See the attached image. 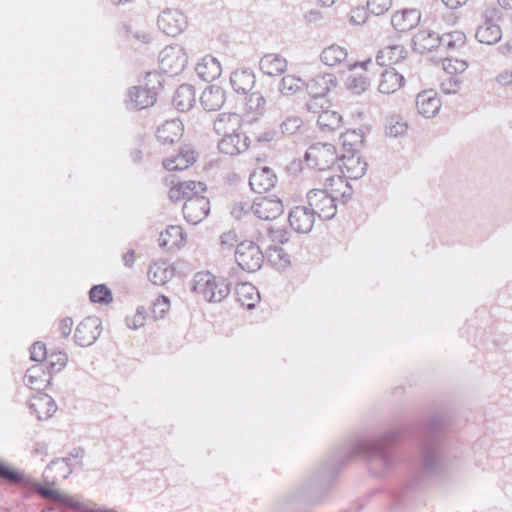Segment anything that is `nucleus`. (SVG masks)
<instances>
[{"instance_id": "nucleus-1", "label": "nucleus", "mask_w": 512, "mask_h": 512, "mask_svg": "<svg viewBox=\"0 0 512 512\" xmlns=\"http://www.w3.org/2000/svg\"><path fill=\"white\" fill-rule=\"evenodd\" d=\"M400 430H389L378 437L357 440L351 447L341 450L328 460L317 472L313 489L327 487L338 468L355 456H362L367 461L369 470L376 476H383L398 462L396 442Z\"/></svg>"}, {"instance_id": "nucleus-2", "label": "nucleus", "mask_w": 512, "mask_h": 512, "mask_svg": "<svg viewBox=\"0 0 512 512\" xmlns=\"http://www.w3.org/2000/svg\"><path fill=\"white\" fill-rule=\"evenodd\" d=\"M0 479L10 485H21L35 490L42 498L52 500L54 503L69 508L73 511L82 510L80 497L73 496L58 490L46 488L34 481L30 476L18 472L0 462Z\"/></svg>"}, {"instance_id": "nucleus-3", "label": "nucleus", "mask_w": 512, "mask_h": 512, "mask_svg": "<svg viewBox=\"0 0 512 512\" xmlns=\"http://www.w3.org/2000/svg\"><path fill=\"white\" fill-rule=\"evenodd\" d=\"M440 420L432 421L426 427V438L421 444V470L428 477L438 476L445 467L444 448L436 433Z\"/></svg>"}, {"instance_id": "nucleus-4", "label": "nucleus", "mask_w": 512, "mask_h": 512, "mask_svg": "<svg viewBox=\"0 0 512 512\" xmlns=\"http://www.w3.org/2000/svg\"><path fill=\"white\" fill-rule=\"evenodd\" d=\"M192 291L210 303H220L230 294V283L212 273L198 272L192 279Z\"/></svg>"}, {"instance_id": "nucleus-5", "label": "nucleus", "mask_w": 512, "mask_h": 512, "mask_svg": "<svg viewBox=\"0 0 512 512\" xmlns=\"http://www.w3.org/2000/svg\"><path fill=\"white\" fill-rule=\"evenodd\" d=\"M145 85V88L135 86L129 90V99L126 100L128 109L141 110L154 105L157 100L158 90L162 86L160 75L151 72L147 73Z\"/></svg>"}, {"instance_id": "nucleus-6", "label": "nucleus", "mask_w": 512, "mask_h": 512, "mask_svg": "<svg viewBox=\"0 0 512 512\" xmlns=\"http://www.w3.org/2000/svg\"><path fill=\"white\" fill-rule=\"evenodd\" d=\"M339 159L336 147L331 143H314L306 150L304 161L311 169L325 172Z\"/></svg>"}, {"instance_id": "nucleus-7", "label": "nucleus", "mask_w": 512, "mask_h": 512, "mask_svg": "<svg viewBox=\"0 0 512 512\" xmlns=\"http://www.w3.org/2000/svg\"><path fill=\"white\" fill-rule=\"evenodd\" d=\"M307 203L320 219L330 220L337 213L335 196L332 195L329 188L310 190L307 193Z\"/></svg>"}, {"instance_id": "nucleus-8", "label": "nucleus", "mask_w": 512, "mask_h": 512, "mask_svg": "<svg viewBox=\"0 0 512 512\" xmlns=\"http://www.w3.org/2000/svg\"><path fill=\"white\" fill-rule=\"evenodd\" d=\"M188 55L185 49L178 45L166 46L159 54V67L169 76L179 75L187 66Z\"/></svg>"}, {"instance_id": "nucleus-9", "label": "nucleus", "mask_w": 512, "mask_h": 512, "mask_svg": "<svg viewBox=\"0 0 512 512\" xmlns=\"http://www.w3.org/2000/svg\"><path fill=\"white\" fill-rule=\"evenodd\" d=\"M235 260L242 270L255 272L261 268L264 254L256 243L243 241L237 245Z\"/></svg>"}, {"instance_id": "nucleus-10", "label": "nucleus", "mask_w": 512, "mask_h": 512, "mask_svg": "<svg viewBox=\"0 0 512 512\" xmlns=\"http://www.w3.org/2000/svg\"><path fill=\"white\" fill-rule=\"evenodd\" d=\"M157 24L163 33L175 37L187 28L188 20L179 9L166 8L159 14Z\"/></svg>"}, {"instance_id": "nucleus-11", "label": "nucleus", "mask_w": 512, "mask_h": 512, "mask_svg": "<svg viewBox=\"0 0 512 512\" xmlns=\"http://www.w3.org/2000/svg\"><path fill=\"white\" fill-rule=\"evenodd\" d=\"M251 213L261 220H274L284 211L282 201L279 198L257 197L252 205H247Z\"/></svg>"}, {"instance_id": "nucleus-12", "label": "nucleus", "mask_w": 512, "mask_h": 512, "mask_svg": "<svg viewBox=\"0 0 512 512\" xmlns=\"http://www.w3.org/2000/svg\"><path fill=\"white\" fill-rule=\"evenodd\" d=\"M182 211L189 224L197 225L208 216L210 201L206 196L190 197L184 202Z\"/></svg>"}, {"instance_id": "nucleus-13", "label": "nucleus", "mask_w": 512, "mask_h": 512, "mask_svg": "<svg viewBox=\"0 0 512 512\" xmlns=\"http://www.w3.org/2000/svg\"><path fill=\"white\" fill-rule=\"evenodd\" d=\"M101 334V320L97 316L83 319L75 330V341L79 346L92 345Z\"/></svg>"}, {"instance_id": "nucleus-14", "label": "nucleus", "mask_w": 512, "mask_h": 512, "mask_svg": "<svg viewBox=\"0 0 512 512\" xmlns=\"http://www.w3.org/2000/svg\"><path fill=\"white\" fill-rule=\"evenodd\" d=\"M338 162L344 178L359 179L367 171V162L358 152L343 153L339 156Z\"/></svg>"}, {"instance_id": "nucleus-15", "label": "nucleus", "mask_w": 512, "mask_h": 512, "mask_svg": "<svg viewBox=\"0 0 512 512\" xmlns=\"http://www.w3.org/2000/svg\"><path fill=\"white\" fill-rule=\"evenodd\" d=\"M250 146V138L240 130L222 137L217 144L220 153L236 156L244 153Z\"/></svg>"}, {"instance_id": "nucleus-16", "label": "nucleus", "mask_w": 512, "mask_h": 512, "mask_svg": "<svg viewBox=\"0 0 512 512\" xmlns=\"http://www.w3.org/2000/svg\"><path fill=\"white\" fill-rule=\"evenodd\" d=\"M316 215L308 206H296L289 212V223L293 230L298 233H309L315 223Z\"/></svg>"}, {"instance_id": "nucleus-17", "label": "nucleus", "mask_w": 512, "mask_h": 512, "mask_svg": "<svg viewBox=\"0 0 512 512\" xmlns=\"http://www.w3.org/2000/svg\"><path fill=\"white\" fill-rule=\"evenodd\" d=\"M29 409L38 420H46L54 415L57 410L55 400L45 393H38L29 401Z\"/></svg>"}, {"instance_id": "nucleus-18", "label": "nucleus", "mask_w": 512, "mask_h": 512, "mask_svg": "<svg viewBox=\"0 0 512 512\" xmlns=\"http://www.w3.org/2000/svg\"><path fill=\"white\" fill-rule=\"evenodd\" d=\"M276 175L272 169L262 167L254 170L249 177V185L255 193L262 194L275 186Z\"/></svg>"}, {"instance_id": "nucleus-19", "label": "nucleus", "mask_w": 512, "mask_h": 512, "mask_svg": "<svg viewBox=\"0 0 512 512\" xmlns=\"http://www.w3.org/2000/svg\"><path fill=\"white\" fill-rule=\"evenodd\" d=\"M242 127V117L237 113H220L213 122L214 132L224 137L239 131Z\"/></svg>"}, {"instance_id": "nucleus-20", "label": "nucleus", "mask_w": 512, "mask_h": 512, "mask_svg": "<svg viewBox=\"0 0 512 512\" xmlns=\"http://www.w3.org/2000/svg\"><path fill=\"white\" fill-rule=\"evenodd\" d=\"M416 107L423 117L432 118L439 112L441 101L435 91L425 90L417 95Z\"/></svg>"}, {"instance_id": "nucleus-21", "label": "nucleus", "mask_w": 512, "mask_h": 512, "mask_svg": "<svg viewBox=\"0 0 512 512\" xmlns=\"http://www.w3.org/2000/svg\"><path fill=\"white\" fill-rule=\"evenodd\" d=\"M206 190L202 182L183 181L175 183L169 190V198L172 201L185 200L190 197L201 196L200 193Z\"/></svg>"}, {"instance_id": "nucleus-22", "label": "nucleus", "mask_w": 512, "mask_h": 512, "mask_svg": "<svg viewBox=\"0 0 512 512\" xmlns=\"http://www.w3.org/2000/svg\"><path fill=\"white\" fill-rule=\"evenodd\" d=\"M336 85V77L333 74L326 73L311 78L306 84V89L311 97H325Z\"/></svg>"}, {"instance_id": "nucleus-23", "label": "nucleus", "mask_w": 512, "mask_h": 512, "mask_svg": "<svg viewBox=\"0 0 512 512\" xmlns=\"http://www.w3.org/2000/svg\"><path fill=\"white\" fill-rule=\"evenodd\" d=\"M421 13L417 9H404L392 15L391 24L398 32H407L418 25Z\"/></svg>"}, {"instance_id": "nucleus-24", "label": "nucleus", "mask_w": 512, "mask_h": 512, "mask_svg": "<svg viewBox=\"0 0 512 512\" xmlns=\"http://www.w3.org/2000/svg\"><path fill=\"white\" fill-rule=\"evenodd\" d=\"M259 69L268 76H279L287 70V60L280 54L268 53L261 57Z\"/></svg>"}, {"instance_id": "nucleus-25", "label": "nucleus", "mask_w": 512, "mask_h": 512, "mask_svg": "<svg viewBox=\"0 0 512 512\" xmlns=\"http://www.w3.org/2000/svg\"><path fill=\"white\" fill-rule=\"evenodd\" d=\"M183 131L182 122L177 119H173L166 121L158 127L156 137L157 140L164 145L173 144L179 141L183 135Z\"/></svg>"}, {"instance_id": "nucleus-26", "label": "nucleus", "mask_w": 512, "mask_h": 512, "mask_svg": "<svg viewBox=\"0 0 512 512\" xmlns=\"http://www.w3.org/2000/svg\"><path fill=\"white\" fill-rule=\"evenodd\" d=\"M412 43L415 51L424 54L439 48L441 40L440 35L433 31L420 30L414 35Z\"/></svg>"}, {"instance_id": "nucleus-27", "label": "nucleus", "mask_w": 512, "mask_h": 512, "mask_svg": "<svg viewBox=\"0 0 512 512\" xmlns=\"http://www.w3.org/2000/svg\"><path fill=\"white\" fill-rule=\"evenodd\" d=\"M195 72L200 79L210 82L221 75V65L215 57L206 55L197 63Z\"/></svg>"}, {"instance_id": "nucleus-28", "label": "nucleus", "mask_w": 512, "mask_h": 512, "mask_svg": "<svg viewBox=\"0 0 512 512\" xmlns=\"http://www.w3.org/2000/svg\"><path fill=\"white\" fill-rule=\"evenodd\" d=\"M225 91L216 85H210L202 92L200 103L206 111L219 110L225 103Z\"/></svg>"}, {"instance_id": "nucleus-29", "label": "nucleus", "mask_w": 512, "mask_h": 512, "mask_svg": "<svg viewBox=\"0 0 512 512\" xmlns=\"http://www.w3.org/2000/svg\"><path fill=\"white\" fill-rule=\"evenodd\" d=\"M255 74L249 69L236 70L230 75V84L239 94H247L255 85Z\"/></svg>"}, {"instance_id": "nucleus-30", "label": "nucleus", "mask_w": 512, "mask_h": 512, "mask_svg": "<svg viewBox=\"0 0 512 512\" xmlns=\"http://www.w3.org/2000/svg\"><path fill=\"white\" fill-rule=\"evenodd\" d=\"M405 78L395 68L385 69L381 73L378 90L383 94H392L404 85Z\"/></svg>"}, {"instance_id": "nucleus-31", "label": "nucleus", "mask_w": 512, "mask_h": 512, "mask_svg": "<svg viewBox=\"0 0 512 512\" xmlns=\"http://www.w3.org/2000/svg\"><path fill=\"white\" fill-rule=\"evenodd\" d=\"M196 161L193 150L181 149L176 155L163 160V167L169 171H181L189 168Z\"/></svg>"}, {"instance_id": "nucleus-32", "label": "nucleus", "mask_w": 512, "mask_h": 512, "mask_svg": "<svg viewBox=\"0 0 512 512\" xmlns=\"http://www.w3.org/2000/svg\"><path fill=\"white\" fill-rule=\"evenodd\" d=\"M159 246L167 250L180 248L185 244L183 229L178 225H170L159 236Z\"/></svg>"}, {"instance_id": "nucleus-33", "label": "nucleus", "mask_w": 512, "mask_h": 512, "mask_svg": "<svg viewBox=\"0 0 512 512\" xmlns=\"http://www.w3.org/2000/svg\"><path fill=\"white\" fill-rule=\"evenodd\" d=\"M172 101L173 105L179 111L185 112L190 110L196 101V93L194 87L189 84L180 85L175 91Z\"/></svg>"}, {"instance_id": "nucleus-34", "label": "nucleus", "mask_w": 512, "mask_h": 512, "mask_svg": "<svg viewBox=\"0 0 512 512\" xmlns=\"http://www.w3.org/2000/svg\"><path fill=\"white\" fill-rule=\"evenodd\" d=\"M324 185L335 196V202L338 198H342L343 202H347L352 197L353 190L346 178L342 176H328L325 179Z\"/></svg>"}, {"instance_id": "nucleus-35", "label": "nucleus", "mask_w": 512, "mask_h": 512, "mask_svg": "<svg viewBox=\"0 0 512 512\" xmlns=\"http://www.w3.org/2000/svg\"><path fill=\"white\" fill-rule=\"evenodd\" d=\"M406 55L407 51L402 45L387 46L378 52L376 62L380 66H391L400 63Z\"/></svg>"}, {"instance_id": "nucleus-36", "label": "nucleus", "mask_w": 512, "mask_h": 512, "mask_svg": "<svg viewBox=\"0 0 512 512\" xmlns=\"http://www.w3.org/2000/svg\"><path fill=\"white\" fill-rule=\"evenodd\" d=\"M174 268L167 262H154L149 266L148 278L155 285H164L174 277Z\"/></svg>"}, {"instance_id": "nucleus-37", "label": "nucleus", "mask_w": 512, "mask_h": 512, "mask_svg": "<svg viewBox=\"0 0 512 512\" xmlns=\"http://www.w3.org/2000/svg\"><path fill=\"white\" fill-rule=\"evenodd\" d=\"M475 37L480 43L493 45L500 41L502 30L498 24L483 23L476 29Z\"/></svg>"}, {"instance_id": "nucleus-38", "label": "nucleus", "mask_w": 512, "mask_h": 512, "mask_svg": "<svg viewBox=\"0 0 512 512\" xmlns=\"http://www.w3.org/2000/svg\"><path fill=\"white\" fill-rule=\"evenodd\" d=\"M365 134L362 129L347 130L340 136L344 153L358 152L364 144Z\"/></svg>"}, {"instance_id": "nucleus-39", "label": "nucleus", "mask_w": 512, "mask_h": 512, "mask_svg": "<svg viewBox=\"0 0 512 512\" xmlns=\"http://www.w3.org/2000/svg\"><path fill=\"white\" fill-rule=\"evenodd\" d=\"M48 373L46 374L43 365L37 364L29 368L25 374V383L33 390H40L45 383L50 382Z\"/></svg>"}, {"instance_id": "nucleus-40", "label": "nucleus", "mask_w": 512, "mask_h": 512, "mask_svg": "<svg viewBox=\"0 0 512 512\" xmlns=\"http://www.w3.org/2000/svg\"><path fill=\"white\" fill-rule=\"evenodd\" d=\"M347 55L348 53L346 48L337 44H332L323 49L320 58L325 65L334 67L344 62L347 58Z\"/></svg>"}, {"instance_id": "nucleus-41", "label": "nucleus", "mask_w": 512, "mask_h": 512, "mask_svg": "<svg viewBox=\"0 0 512 512\" xmlns=\"http://www.w3.org/2000/svg\"><path fill=\"white\" fill-rule=\"evenodd\" d=\"M236 294L241 305L246 306L248 309L254 308L260 298L256 287L249 283L238 285Z\"/></svg>"}, {"instance_id": "nucleus-42", "label": "nucleus", "mask_w": 512, "mask_h": 512, "mask_svg": "<svg viewBox=\"0 0 512 512\" xmlns=\"http://www.w3.org/2000/svg\"><path fill=\"white\" fill-rule=\"evenodd\" d=\"M342 116L328 108L317 117V124L322 131H333L341 126Z\"/></svg>"}, {"instance_id": "nucleus-43", "label": "nucleus", "mask_w": 512, "mask_h": 512, "mask_svg": "<svg viewBox=\"0 0 512 512\" xmlns=\"http://www.w3.org/2000/svg\"><path fill=\"white\" fill-rule=\"evenodd\" d=\"M440 40V47H443L446 50H457L464 46L466 42V36L461 31H451L441 35Z\"/></svg>"}, {"instance_id": "nucleus-44", "label": "nucleus", "mask_w": 512, "mask_h": 512, "mask_svg": "<svg viewBox=\"0 0 512 512\" xmlns=\"http://www.w3.org/2000/svg\"><path fill=\"white\" fill-rule=\"evenodd\" d=\"M55 472L56 476L53 479V482L57 481L58 479H66L68 478L72 472L74 471L72 467H70L69 464H67L62 458H57L52 460L45 470V475L48 477L49 472Z\"/></svg>"}, {"instance_id": "nucleus-45", "label": "nucleus", "mask_w": 512, "mask_h": 512, "mask_svg": "<svg viewBox=\"0 0 512 512\" xmlns=\"http://www.w3.org/2000/svg\"><path fill=\"white\" fill-rule=\"evenodd\" d=\"M346 86L353 94L360 95L369 88L370 80L365 74L353 73L348 76Z\"/></svg>"}, {"instance_id": "nucleus-46", "label": "nucleus", "mask_w": 512, "mask_h": 512, "mask_svg": "<svg viewBox=\"0 0 512 512\" xmlns=\"http://www.w3.org/2000/svg\"><path fill=\"white\" fill-rule=\"evenodd\" d=\"M91 302L110 304L113 301L111 290L105 284L94 285L89 292Z\"/></svg>"}, {"instance_id": "nucleus-47", "label": "nucleus", "mask_w": 512, "mask_h": 512, "mask_svg": "<svg viewBox=\"0 0 512 512\" xmlns=\"http://www.w3.org/2000/svg\"><path fill=\"white\" fill-rule=\"evenodd\" d=\"M67 354L62 351L52 352L47 358V371L50 377L54 373L60 372L67 364Z\"/></svg>"}, {"instance_id": "nucleus-48", "label": "nucleus", "mask_w": 512, "mask_h": 512, "mask_svg": "<svg viewBox=\"0 0 512 512\" xmlns=\"http://www.w3.org/2000/svg\"><path fill=\"white\" fill-rule=\"evenodd\" d=\"M407 123L398 115H392L386 120V134L390 137L402 136L407 131Z\"/></svg>"}, {"instance_id": "nucleus-49", "label": "nucleus", "mask_w": 512, "mask_h": 512, "mask_svg": "<svg viewBox=\"0 0 512 512\" xmlns=\"http://www.w3.org/2000/svg\"><path fill=\"white\" fill-rule=\"evenodd\" d=\"M265 105L266 100L259 92L251 93L246 98L247 112L254 114L255 118L264 113Z\"/></svg>"}, {"instance_id": "nucleus-50", "label": "nucleus", "mask_w": 512, "mask_h": 512, "mask_svg": "<svg viewBox=\"0 0 512 512\" xmlns=\"http://www.w3.org/2000/svg\"><path fill=\"white\" fill-rule=\"evenodd\" d=\"M301 85L302 81L299 78L293 75H286L280 80L278 90L282 95H290L298 91Z\"/></svg>"}, {"instance_id": "nucleus-51", "label": "nucleus", "mask_w": 512, "mask_h": 512, "mask_svg": "<svg viewBox=\"0 0 512 512\" xmlns=\"http://www.w3.org/2000/svg\"><path fill=\"white\" fill-rule=\"evenodd\" d=\"M467 67L466 61L456 58H446L443 61V69L449 76H456V74L464 72Z\"/></svg>"}, {"instance_id": "nucleus-52", "label": "nucleus", "mask_w": 512, "mask_h": 512, "mask_svg": "<svg viewBox=\"0 0 512 512\" xmlns=\"http://www.w3.org/2000/svg\"><path fill=\"white\" fill-rule=\"evenodd\" d=\"M85 456V449L82 447H74L70 450L66 457H63L67 464L72 467L73 470L81 468L83 466V458Z\"/></svg>"}, {"instance_id": "nucleus-53", "label": "nucleus", "mask_w": 512, "mask_h": 512, "mask_svg": "<svg viewBox=\"0 0 512 512\" xmlns=\"http://www.w3.org/2000/svg\"><path fill=\"white\" fill-rule=\"evenodd\" d=\"M170 309V300L168 297L164 295L158 296L153 302L152 306V314L155 319H160L165 316V314Z\"/></svg>"}, {"instance_id": "nucleus-54", "label": "nucleus", "mask_w": 512, "mask_h": 512, "mask_svg": "<svg viewBox=\"0 0 512 512\" xmlns=\"http://www.w3.org/2000/svg\"><path fill=\"white\" fill-rule=\"evenodd\" d=\"M268 260L281 267L289 265V255L281 247H271L268 252Z\"/></svg>"}, {"instance_id": "nucleus-55", "label": "nucleus", "mask_w": 512, "mask_h": 512, "mask_svg": "<svg viewBox=\"0 0 512 512\" xmlns=\"http://www.w3.org/2000/svg\"><path fill=\"white\" fill-rule=\"evenodd\" d=\"M392 6V0H368L367 10L375 16L386 13Z\"/></svg>"}, {"instance_id": "nucleus-56", "label": "nucleus", "mask_w": 512, "mask_h": 512, "mask_svg": "<svg viewBox=\"0 0 512 512\" xmlns=\"http://www.w3.org/2000/svg\"><path fill=\"white\" fill-rule=\"evenodd\" d=\"M303 121L298 116H290L287 117L281 124L280 128L282 133L293 135L295 134L300 127L302 126Z\"/></svg>"}, {"instance_id": "nucleus-57", "label": "nucleus", "mask_w": 512, "mask_h": 512, "mask_svg": "<svg viewBox=\"0 0 512 512\" xmlns=\"http://www.w3.org/2000/svg\"><path fill=\"white\" fill-rule=\"evenodd\" d=\"M328 107L329 102L325 97H311V99L306 103L307 110L317 116L324 112Z\"/></svg>"}, {"instance_id": "nucleus-58", "label": "nucleus", "mask_w": 512, "mask_h": 512, "mask_svg": "<svg viewBox=\"0 0 512 512\" xmlns=\"http://www.w3.org/2000/svg\"><path fill=\"white\" fill-rule=\"evenodd\" d=\"M461 81L457 76H447L442 80L440 88L444 94H455L460 90Z\"/></svg>"}, {"instance_id": "nucleus-59", "label": "nucleus", "mask_w": 512, "mask_h": 512, "mask_svg": "<svg viewBox=\"0 0 512 512\" xmlns=\"http://www.w3.org/2000/svg\"><path fill=\"white\" fill-rule=\"evenodd\" d=\"M146 321L144 308L140 307L132 317H126V324L130 329H138L144 326Z\"/></svg>"}, {"instance_id": "nucleus-60", "label": "nucleus", "mask_w": 512, "mask_h": 512, "mask_svg": "<svg viewBox=\"0 0 512 512\" xmlns=\"http://www.w3.org/2000/svg\"><path fill=\"white\" fill-rule=\"evenodd\" d=\"M30 358L35 362H42L43 360H47V350L46 346L42 342H35L30 348Z\"/></svg>"}, {"instance_id": "nucleus-61", "label": "nucleus", "mask_w": 512, "mask_h": 512, "mask_svg": "<svg viewBox=\"0 0 512 512\" xmlns=\"http://www.w3.org/2000/svg\"><path fill=\"white\" fill-rule=\"evenodd\" d=\"M368 19L367 10L364 7H356L351 10L349 21L353 25H362Z\"/></svg>"}, {"instance_id": "nucleus-62", "label": "nucleus", "mask_w": 512, "mask_h": 512, "mask_svg": "<svg viewBox=\"0 0 512 512\" xmlns=\"http://www.w3.org/2000/svg\"><path fill=\"white\" fill-rule=\"evenodd\" d=\"M268 236L273 242L283 244L288 241V233L285 229L269 226L267 228Z\"/></svg>"}, {"instance_id": "nucleus-63", "label": "nucleus", "mask_w": 512, "mask_h": 512, "mask_svg": "<svg viewBox=\"0 0 512 512\" xmlns=\"http://www.w3.org/2000/svg\"><path fill=\"white\" fill-rule=\"evenodd\" d=\"M502 13L495 7L487 8L482 13L483 23L497 24L501 19Z\"/></svg>"}, {"instance_id": "nucleus-64", "label": "nucleus", "mask_w": 512, "mask_h": 512, "mask_svg": "<svg viewBox=\"0 0 512 512\" xmlns=\"http://www.w3.org/2000/svg\"><path fill=\"white\" fill-rule=\"evenodd\" d=\"M73 320L71 317H65L60 320L58 330L62 337L66 338L71 334Z\"/></svg>"}]
</instances>
